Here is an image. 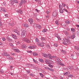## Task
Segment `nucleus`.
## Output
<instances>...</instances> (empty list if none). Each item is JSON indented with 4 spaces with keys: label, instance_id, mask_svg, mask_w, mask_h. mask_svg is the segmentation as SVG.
<instances>
[{
    "label": "nucleus",
    "instance_id": "obj_1",
    "mask_svg": "<svg viewBox=\"0 0 79 79\" xmlns=\"http://www.w3.org/2000/svg\"><path fill=\"white\" fill-rule=\"evenodd\" d=\"M42 55L43 56L45 57V58H48L49 57V58L52 60V56L50 53H48V54H46L44 52H43L42 53Z\"/></svg>",
    "mask_w": 79,
    "mask_h": 79
},
{
    "label": "nucleus",
    "instance_id": "obj_2",
    "mask_svg": "<svg viewBox=\"0 0 79 79\" xmlns=\"http://www.w3.org/2000/svg\"><path fill=\"white\" fill-rule=\"evenodd\" d=\"M26 31L23 30L21 33V36L22 37H25V36H26Z\"/></svg>",
    "mask_w": 79,
    "mask_h": 79
},
{
    "label": "nucleus",
    "instance_id": "obj_3",
    "mask_svg": "<svg viewBox=\"0 0 79 79\" xmlns=\"http://www.w3.org/2000/svg\"><path fill=\"white\" fill-rule=\"evenodd\" d=\"M57 13L58 11H57V10L54 11L52 13V16L53 17H56L57 15Z\"/></svg>",
    "mask_w": 79,
    "mask_h": 79
},
{
    "label": "nucleus",
    "instance_id": "obj_4",
    "mask_svg": "<svg viewBox=\"0 0 79 79\" xmlns=\"http://www.w3.org/2000/svg\"><path fill=\"white\" fill-rule=\"evenodd\" d=\"M63 40L64 42H68L69 44H71V41L69 40H67V39L66 38H64Z\"/></svg>",
    "mask_w": 79,
    "mask_h": 79
},
{
    "label": "nucleus",
    "instance_id": "obj_5",
    "mask_svg": "<svg viewBox=\"0 0 79 79\" xmlns=\"http://www.w3.org/2000/svg\"><path fill=\"white\" fill-rule=\"evenodd\" d=\"M67 37L69 39H73L75 38V35L74 34H72L71 37L69 36H68Z\"/></svg>",
    "mask_w": 79,
    "mask_h": 79
},
{
    "label": "nucleus",
    "instance_id": "obj_6",
    "mask_svg": "<svg viewBox=\"0 0 79 79\" xmlns=\"http://www.w3.org/2000/svg\"><path fill=\"white\" fill-rule=\"evenodd\" d=\"M38 45H40L41 47H44V43L43 42L39 43L37 44Z\"/></svg>",
    "mask_w": 79,
    "mask_h": 79
},
{
    "label": "nucleus",
    "instance_id": "obj_7",
    "mask_svg": "<svg viewBox=\"0 0 79 79\" xmlns=\"http://www.w3.org/2000/svg\"><path fill=\"white\" fill-rule=\"evenodd\" d=\"M2 55H4V56H10V55L8 54H7L6 52H5L2 53Z\"/></svg>",
    "mask_w": 79,
    "mask_h": 79
},
{
    "label": "nucleus",
    "instance_id": "obj_8",
    "mask_svg": "<svg viewBox=\"0 0 79 79\" xmlns=\"http://www.w3.org/2000/svg\"><path fill=\"white\" fill-rule=\"evenodd\" d=\"M23 40L27 42V43H30V40L27 38H24L23 39Z\"/></svg>",
    "mask_w": 79,
    "mask_h": 79
},
{
    "label": "nucleus",
    "instance_id": "obj_9",
    "mask_svg": "<svg viewBox=\"0 0 79 79\" xmlns=\"http://www.w3.org/2000/svg\"><path fill=\"white\" fill-rule=\"evenodd\" d=\"M28 21L29 22L30 24H32L33 23L34 21L33 20V19H32V18H30L29 19Z\"/></svg>",
    "mask_w": 79,
    "mask_h": 79
},
{
    "label": "nucleus",
    "instance_id": "obj_10",
    "mask_svg": "<svg viewBox=\"0 0 79 79\" xmlns=\"http://www.w3.org/2000/svg\"><path fill=\"white\" fill-rule=\"evenodd\" d=\"M50 61H51L50 60H48L47 59H45V63H46L47 64H50Z\"/></svg>",
    "mask_w": 79,
    "mask_h": 79
},
{
    "label": "nucleus",
    "instance_id": "obj_11",
    "mask_svg": "<svg viewBox=\"0 0 79 79\" xmlns=\"http://www.w3.org/2000/svg\"><path fill=\"white\" fill-rule=\"evenodd\" d=\"M11 35L12 36V37L15 39H17V36H16V35L13 34H11Z\"/></svg>",
    "mask_w": 79,
    "mask_h": 79
},
{
    "label": "nucleus",
    "instance_id": "obj_12",
    "mask_svg": "<svg viewBox=\"0 0 79 79\" xmlns=\"http://www.w3.org/2000/svg\"><path fill=\"white\" fill-rule=\"evenodd\" d=\"M6 39H7V40L8 41H9V42H12V40L11 39H10V38L9 37H7L6 38Z\"/></svg>",
    "mask_w": 79,
    "mask_h": 79
},
{
    "label": "nucleus",
    "instance_id": "obj_13",
    "mask_svg": "<svg viewBox=\"0 0 79 79\" xmlns=\"http://www.w3.org/2000/svg\"><path fill=\"white\" fill-rule=\"evenodd\" d=\"M17 13H19L20 14H23V11H22V10L19 9V10H18L17 11Z\"/></svg>",
    "mask_w": 79,
    "mask_h": 79
},
{
    "label": "nucleus",
    "instance_id": "obj_14",
    "mask_svg": "<svg viewBox=\"0 0 79 79\" xmlns=\"http://www.w3.org/2000/svg\"><path fill=\"white\" fill-rule=\"evenodd\" d=\"M64 34H65L66 35H68L69 34L68 32L66 30L64 31Z\"/></svg>",
    "mask_w": 79,
    "mask_h": 79
},
{
    "label": "nucleus",
    "instance_id": "obj_15",
    "mask_svg": "<svg viewBox=\"0 0 79 79\" xmlns=\"http://www.w3.org/2000/svg\"><path fill=\"white\" fill-rule=\"evenodd\" d=\"M0 9L3 11V12H4V13H5L6 12V10L5 8H0Z\"/></svg>",
    "mask_w": 79,
    "mask_h": 79
},
{
    "label": "nucleus",
    "instance_id": "obj_16",
    "mask_svg": "<svg viewBox=\"0 0 79 79\" xmlns=\"http://www.w3.org/2000/svg\"><path fill=\"white\" fill-rule=\"evenodd\" d=\"M23 26L24 27H29V25H28V24H27L26 23L23 24Z\"/></svg>",
    "mask_w": 79,
    "mask_h": 79
},
{
    "label": "nucleus",
    "instance_id": "obj_17",
    "mask_svg": "<svg viewBox=\"0 0 79 79\" xmlns=\"http://www.w3.org/2000/svg\"><path fill=\"white\" fill-rule=\"evenodd\" d=\"M21 48H26L27 46L26 45L24 44H23L21 45Z\"/></svg>",
    "mask_w": 79,
    "mask_h": 79
},
{
    "label": "nucleus",
    "instance_id": "obj_18",
    "mask_svg": "<svg viewBox=\"0 0 79 79\" xmlns=\"http://www.w3.org/2000/svg\"><path fill=\"white\" fill-rule=\"evenodd\" d=\"M70 73L69 72H67L66 73H64V75L65 76H67V75H69L70 74Z\"/></svg>",
    "mask_w": 79,
    "mask_h": 79
},
{
    "label": "nucleus",
    "instance_id": "obj_19",
    "mask_svg": "<svg viewBox=\"0 0 79 79\" xmlns=\"http://www.w3.org/2000/svg\"><path fill=\"white\" fill-rule=\"evenodd\" d=\"M28 48L30 49H34V48H35V47L33 46H31L28 47Z\"/></svg>",
    "mask_w": 79,
    "mask_h": 79
},
{
    "label": "nucleus",
    "instance_id": "obj_20",
    "mask_svg": "<svg viewBox=\"0 0 79 79\" xmlns=\"http://www.w3.org/2000/svg\"><path fill=\"white\" fill-rule=\"evenodd\" d=\"M59 64L60 65V66H65V65H64V64L61 63V62H60L59 63Z\"/></svg>",
    "mask_w": 79,
    "mask_h": 79
},
{
    "label": "nucleus",
    "instance_id": "obj_21",
    "mask_svg": "<svg viewBox=\"0 0 79 79\" xmlns=\"http://www.w3.org/2000/svg\"><path fill=\"white\" fill-rule=\"evenodd\" d=\"M14 52H17V53H19V49H14Z\"/></svg>",
    "mask_w": 79,
    "mask_h": 79
},
{
    "label": "nucleus",
    "instance_id": "obj_22",
    "mask_svg": "<svg viewBox=\"0 0 79 79\" xmlns=\"http://www.w3.org/2000/svg\"><path fill=\"white\" fill-rule=\"evenodd\" d=\"M75 50H77L79 51V47H78L77 46H75Z\"/></svg>",
    "mask_w": 79,
    "mask_h": 79
},
{
    "label": "nucleus",
    "instance_id": "obj_23",
    "mask_svg": "<svg viewBox=\"0 0 79 79\" xmlns=\"http://www.w3.org/2000/svg\"><path fill=\"white\" fill-rule=\"evenodd\" d=\"M68 68H69V69H73V67L72 66H69L68 67Z\"/></svg>",
    "mask_w": 79,
    "mask_h": 79
},
{
    "label": "nucleus",
    "instance_id": "obj_24",
    "mask_svg": "<svg viewBox=\"0 0 79 79\" xmlns=\"http://www.w3.org/2000/svg\"><path fill=\"white\" fill-rule=\"evenodd\" d=\"M65 23H66V24H67L70 23V21L69 20H66V21H65Z\"/></svg>",
    "mask_w": 79,
    "mask_h": 79
},
{
    "label": "nucleus",
    "instance_id": "obj_25",
    "mask_svg": "<svg viewBox=\"0 0 79 79\" xmlns=\"http://www.w3.org/2000/svg\"><path fill=\"white\" fill-rule=\"evenodd\" d=\"M33 56H37L38 55V54L35 52H34L33 53Z\"/></svg>",
    "mask_w": 79,
    "mask_h": 79
},
{
    "label": "nucleus",
    "instance_id": "obj_26",
    "mask_svg": "<svg viewBox=\"0 0 79 79\" xmlns=\"http://www.w3.org/2000/svg\"><path fill=\"white\" fill-rule=\"evenodd\" d=\"M71 56H72V59H73V60L76 59V58L74 57V56L73 55H72Z\"/></svg>",
    "mask_w": 79,
    "mask_h": 79
},
{
    "label": "nucleus",
    "instance_id": "obj_27",
    "mask_svg": "<svg viewBox=\"0 0 79 79\" xmlns=\"http://www.w3.org/2000/svg\"><path fill=\"white\" fill-rule=\"evenodd\" d=\"M59 23V21H58V20H56V21H55V23L57 25L59 24V23Z\"/></svg>",
    "mask_w": 79,
    "mask_h": 79
},
{
    "label": "nucleus",
    "instance_id": "obj_28",
    "mask_svg": "<svg viewBox=\"0 0 79 79\" xmlns=\"http://www.w3.org/2000/svg\"><path fill=\"white\" fill-rule=\"evenodd\" d=\"M39 61H40V62H42V63H44V60L42 59H39Z\"/></svg>",
    "mask_w": 79,
    "mask_h": 79
},
{
    "label": "nucleus",
    "instance_id": "obj_29",
    "mask_svg": "<svg viewBox=\"0 0 79 79\" xmlns=\"http://www.w3.org/2000/svg\"><path fill=\"white\" fill-rule=\"evenodd\" d=\"M33 26H34V27H37V25L35 23H34L33 24Z\"/></svg>",
    "mask_w": 79,
    "mask_h": 79
},
{
    "label": "nucleus",
    "instance_id": "obj_30",
    "mask_svg": "<svg viewBox=\"0 0 79 79\" xmlns=\"http://www.w3.org/2000/svg\"><path fill=\"white\" fill-rule=\"evenodd\" d=\"M68 77H74V76L71 74H70V75H68Z\"/></svg>",
    "mask_w": 79,
    "mask_h": 79
},
{
    "label": "nucleus",
    "instance_id": "obj_31",
    "mask_svg": "<svg viewBox=\"0 0 79 79\" xmlns=\"http://www.w3.org/2000/svg\"><path fill=\"white\" fill-rule=\"evenodd\" d=\"M46 47L48 48H50V46L49 44H47Z\"/></svg>",
    "mask_w": 79,
    "mask_h": 79
},
{
    "label": "nucleus",
    "instance_id": "obj_32",
    "mask_svg": "<svg viewBox=\"0 0 79 79\" xmlns=\"http://www.w3.org/2000/svg\"><path fill=\"white\" fill-rule=\"evenodd\" d=\"M56 37L58 39V40H61V38H60V37L56 35Z\"/></svg>",
    "mask_w": 79,
    "mask_h": 79
},
{
    "label": "nucleus",
    "instance_id": "obj_33",
    "mask_svg": "<svg viewBox=\"0 0 79 79\" xmlns=\"http://www.w3.org/2000/svg\"><path fill=\"white\" fill-rule=\"evenodd\" d=\"M3 69H1L0 70V74H3Z\"/></svg>",
    "mask_w": 79,
    "mask_h": 79
},
{
    "label": "nucleus",
    "instance_id": "obj_34",
    "mask_svg": "<svg viewBox=\"0 0 79 79\" xmlns=\"http://www.w3.org/2000/svg\"><path fill=\"white\" fill-rule=\"evenodd\" d=\"M35 41L36 42H37V43L39 42V40L37 38H35Z\"/></svg>",
    "mask_w": 79,
    "mask_h": 79
},
{
    "label": "nucleus",
    "instance_id": "obj_35",
    "mask_svg": "<svg viewBox=\"0 0 79 79\" xmlns=\"http://www.w3.org/2000/svg\"><path fill=\"white\" fill-rule=\"evenodd\" d=\"M62 5L63 7H65L66 5L64 3H62Z\"/></svg>",
    "mask_w": 79,
    "mask_h": 79
},
{
    "label": "nucleus",
    "instance_id": "obj_36",
    "mask_svg": "<svg viewBox=\"0 0 79 79\" xmlns=\"http://www.w3.org/2000/svg\"><path fill=\"white\" fill-rule=\"evenodd\" d=\"M47 31V30L46 29H44L42 31L43 32H45Z\"/></svg>",
    "mask_w": 79,
    "mask_h": 79
},
{
    "label": "nucleus",
    "instance_id": "obj_37",
    "mask_svg": "<svg viewBox=\"0 0 79 79\" xmlns=\"http://www.w3.org/2000/svg\"><path fill=\"white\" fill-rule=\"evenodd\" d=\"M56 60V61H57V62H60V61H61V60H60V59L58 58H57Z\"/></svg>",
    "mask_w": 79,
    "mask_h": 79
},
{
    "label": "nucleus",
    "instance_id": "obj_38",
    "mask_svg": "<svg viewBox=\"0 0 79 79\" xmlns=\"http://www.w3.org/2000/svg\"><path fill=\"white\" fill-rule=\"evenodd\" d=\"M49 71H52V72H54V70L52 69H49Z\"/></svg>",
    "mask_w": 79,
    "mask_h": 79
},
{
    "label": "nucleus",
    "instance_id": "obj_39",
    "mask_svg": "<svg viewBox=\"0 0 79 79\" xmlns=\"http://www.w3.org/2000/svg\"><path fill=\"white\" fill-rule=\"evenodd\" d=\"M33 61H34V62H35V63H36L37 64L38 63V62L35 60L34 59H33Z\"/></svg>",
    "mask_w": 79,
    "mask_h": 79
},
{
    "label": "nucleus",
    "instance_id": "obj_40",
    "mask_svg": "<svg viewBox=\"0 0 79 79\" xmlns=\"http://www.w3.org/2000/svg\"><path fill=\"white\" fill-rule=\"evenodd\" d=\"M60 13H63V10L62 9H60Z\"/></svg>",
    "mask_w": 79,
    "mask_h": 79
},
{
    "label": "nucleus",
    "instance_id": "obj_41",
    "mask_svg": "<svg viewBox=\"0 0 79 79\" xmlns=\"http://www.w3.org/2000/svg\"><path fill=\"white\" fill-rule=\"evenodd\" d=\"M36 27L38 29H40V28H41V26L39 25H37V27Z\"/></svg>",
    "mask_w": 79,
    "mask_h": 79
},
{
    "label": "nucleus",
    "instance_id": "obj_42",
    "mask_svg": "<svg viewBox=\"0 0 79 79\" xmlns=\"http://www.w3.org/2000/svg\"><path fill=\"white\" fill-rule=\"evenodd\" d=\"M11 3H12V5H13L14 4V1L15 0H10Z\"/></svg>",
    "mask_w": 79,
    "mask_h": 79
},
{
    "label": "nucleus",
    "instance_id": "obj_43",
    "mask_svg": "<svg viewBox=\"0 0 79 79\" xmlns=\"http://www.w3.org/2000/svg\"><path fill=\"white\" fill-rule=\"evenodd\" d=\"M71 31L72 32H75V29L73 28H72L71 29Z\"/></svg>",
    "mask_w": 79,
    "mask_h": 79
},
{
    "label": "nucleus",
    "instance_id": "obj_44",
    "mask_svg": "<svg viewBox=\"0 0 79 79\" xmlns=\"http://www.w3.org/2000/svg\"><path fill=\"white\" fill-rule=\"evenodd\" d=\"M8 24L9 25H10V26H14V24H13V23H8Z\"/></svg>",
    "mask_w": 79,
    "mask_h": 79
},
{
    "label": "nucleus",
    "instance_id": "obj_45",
    "mask_svg": "<svg viewBox=\"0 0 79 79\" xmlns=\"http://www.w3.org/2000/svg\"><path fill=\"white\" fill-rule=\"evenodd\" d=\"M59 7L60 8V10L63 9V7L61 5H59Z\"/></svg>",
    "mask_w": 79,
    "mask_h": 79
},
{
    "label": "nucleus",
    "instance_id": "obj_46",
    "mask_svg": "<svg viewBox=\"0 0 79 79\" xmlns=\"http://www.w3.org/2000/svg\"><path fill=\"white\" fill-rule=\"evenodd\" d=\"M40 76L41 77H44V75L42 74V73H40Z\"/></svg>",
    "mask_w": 79,
    "mask_h": 79
},
{
    "label": "nucleus",
    "instance_id": "obj_47",
    "mask_svg": "<svg viewBox=\"0 0 79 79\" xmlns=\"http://www.w3.org/2000/svg\"><path fill=\"white\" fill-rule=\"evenodd\" d=\"M9 44L10 46H11V47H13L14 46L13 44L11 43H9Z\"/></svg>",
    "mask_w": 79,
    "mask_h": 79
},
{
    "label": "nucleus",
    "instance_id": "obj_48",
    "mask_svg": "<svg viewBox=\"0 0 79 79\" xmlns=\"http://www.w3.org/2000/svg\"><path fill=\"white\" fill-rule=\"evenodd\" d=\"M61 52L62 53H66V52L63 50H62Z\"/></svg>",
    "mask_w": 79,
    "mask_h": 79
},
{
    "label": "nucleus",
    "instance_id": "obj_49",
    "mask_svg": "<svg viewBox=\"0 0 79 79\" xmlns=\"http://www.w3.org/2000/svg\"><path fill=\"white\" fill-rule=\"evenodd\" d=\"M14 2L16 3H18V2L17 0H14Z\"/></svg>",
    "mask_w": 79,
    "mask_h": 79
},
{
    "label": "nucleus",
    "instance_id": "obj_50",
    "mask_svg": "<svg viewBox=\"0 0 79 79\" xmlns=\"http://www.w3.org/2000/svg\"><path fill=\"white\" fill-rule=\"evenodd\" d=\"M8 59H9V60H12L13 59V58L11 57V56L9 57L8 58Z\"/></svg>",
    "mask_w": 79,
    "mask_h": 79
},
{
    "label": "nucleus",
    "instance_id": "obj_51",
    "mask_svg": "<svg viewBox=\"0 0 79 79\" xmlns=\"http://www.w3.org/2000/svg\"><path fill=\"white\" fill-rule=\"evenodd\" d=\"M2 40L3 41H5V40H6V39L4 37H3L2 38Z\"/></svg>",
    "mask_w": 79,
    "mask_h": 79
},
{
    "label": "nucleus",
    "instance_id": "obj_52",
    "mask_svg": "<svg viewBox=\"0 0 79 79\" xmlns=\"http://www.w3.org/2000/svg\"><path fill=\"white\" fill-rule=\"evenodd\" d=\"M54 47H57L58 46V44H54Z\"/></svg>",
    "mask_w": 79,
    "mask_h": 79
},
{
    "label": "nucleus",
    "instance_id": "obj_53",
    "mask_svg": "<svg viewBox=\"0 0 79 79\" xmlns=\"http://www.w3.org/2000/svg\"><path fill=\"white\" fill-rule=\"evenodd\" d=\"M45 68L46 69H48V70L49 69V68H48V67H45Z\"/></svg>",
    "mask_w": 79,
    "mask_h": 79
},
{
    "label": "nucleus",
    "instance_id": "obj_54",
    "mask_svg": "<svg viewBox=\"0 0 79 79\" xmlns=\"http://www.w3.org/2000/svg\"><path fill=\"white\" fill-rule=\"evenodd\" d=\"M18 30H14V32H16V33H17V32H18Z\"/></svg>",
    "mask_w": 79,
    "mask_h": 79
},
{
    "label": "nucleus",
    "instance_id": "obj_55",
    "mask_svg": "<svg viewBox=\"0 0 79 79\" xmlns=\"http://www.w3.org/2000/svg\"><path fill=\"white\" fill-rule=\"evenodd\" d=\"M22 5H23V3L20 2L19 4V6H22Z\"/></svg>",
    "mask_w": 79,
    "mask_h": 79
},
{
    "label": "nucleus",
    "instance_id": "obj_56",
    "mask_svg": "<svg viewBox=\"0 0 79 79\" xmlns=\"http://www.w3.org/2000/svg\"><path fill=\"white\" fill-rule=\"evenodd\" d=\"M10 54L12 55H14V56H15V53H10Z\"/></svg>",
    "mask_w": 79,
    "mask_h": 79
},
{
    "label": "nucleus",
    "instance_id": "obj_57",
    "mask_svg": "<svg viewBox=\"0 0 79 79\" xmlns=\"http://www.w3.org/2000/svg\"><path fill=\"white\" fill-rule=\"evenodd\" d=\"M50 16L49 15H48L47 16H46V18H49Z\"/></svg>",
    "mask_w": 79,
    "mask_h": 79
},
{
    "label": "nucleus",
    "instance_id": "obj_58",
    "mask_svg": "<svg viewBox=\"0 0 79 79\" xmlns=\"http://www.w3.org/2000/svg\"><path fill=\"white\" fill-rule=\"evenodd\" d=\"M27 74H29V73H30V71H29V70H27Z\"/></svg>",
    "mask_w": 79,
    "mask_h": 79
},
{
    "label": "nucleus",
    "instance_id": "obj_59",
    "mask_svg": "<svg viewBox=\"0 0 79 79\" xmlns=\"http://www.w3.org/2000/svg\"><path fill=\"white\" fill-rule=\"evenodd\" d=\"M48 66H49V67H50V68H52V67H53V65H52L49 64L48 65Z\"/></svg>",
    "mask_w": 79,
    "mask_h": 79
},
{
    "label": "nucleus",
    "instance_id": "obj_60",
    "mask_svg": "<svg viewBox=\"0 0 79 79\" xmlns=\"http://www.w3.org/2000/svg\"><path fill=\"white\" fill-rule=\"evenodd\" d=\"M17 33L18 35H20V33H19V31H18L17 32Z\"/></svg>",
    "mask_w": 79,
    "mask_h": 79
},
{
    "label": "nucleus",
    "instance_id": "obj_61",
    "mask_svg": "<svg viewBox=\"0 0 79 79\" xmlns=\"http://www.w3.org/2000/svg\"><path fill=\"white\" fill-rule=\"evenodd\" d=\"M77 33L78 36H79V31H77Z\"/></svg>",
    "mask_w": 79,
    "mask_h": 79
},
{
    "label": "nucleus",
    "instance_id": "obj_62",
    "mask_svg": "<svg viewBox=\"0 0 79 79\" xmlns=\"http://www.w3.org/2000/svg\"><path fill=\"white\" fill-rule=\"evenodd\" d=\"M63 10L64 11H66V12H68V10H66V9H64Z\"/></svg>",
    "mask_w": 79,
    "mask_h": 79
},
{
    "label": "nucleus",
    "instance_id": "obj_63",
    "mask_svg": "<svg viewBox=\"0 0 79 79\" xmlns=\"http://www.w3.org/2000/svg\"><path fill=\"white\" fill-rule=\"evenodd\" d=\"M41 39H42V40H43V41L45 40V38H42Z\"/></svg>",
    "mask_w": 79,
    "mask_h": 79
},
{
    "label": "nucleus",
    "instance_id": "obj_64",
    "mask_svg": "<svg viewBox=\"0 0 79 79\" xmlns=\"http://www.w3.org/2000/svg\"><path fill=\"white\" fill-rule=\"evenodd\" d=\"M23 2H24V0H22L21 1L20 3H23Z\"/></svg>",
    "mask_w": 79,
    "mask_h": 79
}]
</instances>
